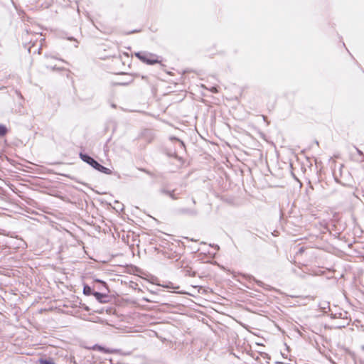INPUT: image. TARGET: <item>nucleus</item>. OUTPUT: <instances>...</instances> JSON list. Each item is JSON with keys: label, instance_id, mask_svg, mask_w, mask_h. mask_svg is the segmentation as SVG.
Returning a JSON list of instances; mask_svg holds the SVG:
<instances>
[{"label": "nucleus", "instance_id": "nucleus-1", "mask_svg": "<svg viewBox=\"0 0 364 364\" xmlns=\"http://www.w3.org/2000/svg\"><path fill=\"white\" fill-rule=\"evenodd\" d=\"M185 245L179 240L168 244L164 250L165 255L170 259H178L183 254Z\"/></svg>", "mask_w": 364, "mask_h": 364}, {"label": "nucleus", "instance_id": "nucleus-2", "mask_svg": "<svg viewBox=\"0 0 364 364\" xmlns=\"http://www.w3.org/2000/svg\"><path fill=\"white\" fill-rule=\"evenodd\" d=\"M134 55L141 62L148 65L161 64L162 58L156 54L148 52H136Z\"/></svg>", "mask_w": 364, "mask_h": 364}, {"label": "nucleus", "instance_id": "nucleus-3", "mask_svg": "<svg viewBox=\"0 0 364 364\" xmlns=\"http://www.w3.org/2000/svg\"><path fill=\"white\" fill-rule=\"evenodd\" d=\"M81 158L84 161L89 164L90 166H92L93 168H95L96 170H97L100 172L105 173H107V174L111 173V171L109 168L102 166L92 157H90L87 155H81Z\"/></svg>", "mask_w": 364, "mask_h": 364}, {"label": "nucleus", "instance_id": "nucleus-4", "mask_svg": "<svg viewBox=\"0 0 364 364\" xmlns=\"http://www.w3.org/2000/svg\"><path fill=\"white\" fill-rule=\"evenodd\" d=\"M58 63H55L53 65H48V68H50L53 70L61 71L65 70V68L63 65H66L68 63L62 59H57Z\"/></svg>", "mask_w": 364, "mask_h": 364}, {"label": "nucleus", "instance_id": "nucleus-5", "mask_svg": "<svg viewBox=\"0 0 364 364\" xmlns=\"http://www.w3.org/2000/svg\"><path fill=\"white\" fill-rule=\"evenodd\" d=\"M7 132V127L4 124H0V137L4 136Z\"/></svg>", "mask_w": 364, "mask_h": 364}, {"label": "nucleus", "instance_id": "nucleus-6", "mask_svg": "<svg viewBox=\"0 0 364 364\" xmlns=\"http://www.w3.org/2000/svg\"><path fill=\"white\" fill-rule=\"evenodd\" d=\"M93 348L95 350H100L101 352L106 353H109L111 352L109 350L105 349V348H103L102 346H95Z\"/></svg>", "mask_w": 364, "mask_h": 364}, {"label": "nucleus", "instance_id": "nucleus-7", "mask_svg": "<svg viewBox=\"0 0 364 364\" xmlns=\"http://www.w3.org/2000/svg\"><path fill=\"white\" fill-rule=\"evenodd\" d=\"M83 292L86 295H90L92 294V289L89 286H85L83 289Z\"/></svg>", "mask_w": 364, "mask_h": 364}, {"label": "nucleus", "instance_id": "nucleus-8", "mask_svg": "<svg viewBox=\"0 0 364 364\" xmlns=\"http://www.w3.org/2000/svg\"><path fill=\"white\" fill-rule=\"evenodd\" d=\"M40 363L41 364H55V363L52 360H43V359H41L40 360Z\"/></svg>", "mask_w": 364, "mask_h": 364}, {"label": "nucleus", "instance_id": "nucleus-9", "mask_svg": "<svg viewBox=\"0 0 364 364\" xmlns=\"http://www.w3.org/2000/svg\"><path fill=\"white\" fill-rule=\"evenodd\" d=\"M93 295L96 297L97 299L101 300L102 297H104V295L99 292H95L93 293Z\"/></svg>", "mask_w": 364, "mask_h": 364}, {"label": "nucleus", "instance_id": "nucleus-10", "mask_svg": "<svg viewBox=\"0 0 364 364\" xmlns=\"http://www.w3.org/2000/svg\"><path fill=\"white\" fill-rule=\"evenodd\" d=\"M29 32L28 30H26V33L23 36V38L25 39V41H28L27 36H28Z\"/></svg>", "mask_w": 364, "mask_h": 364}, {"label": "nucleus", "instance_id": "nucleus-11", "mask_svg": "<svg viewBox=\"0 0 364 364\" xmlns=\"http://www.w3.org/2000/svg\"><path fill=\"white\" fill-rule=\"evenodd\" d=\"M211 92L216 93V92H218V90H217V88H215V87H213V88L211 89Z\"/></svg>", "mask_w": 364, "mask_h": 364}, {"label": "nucleus", "instance_id": "nucleus-12", "mask_svg": "<svg viewBox=\"0 0 364 364\" xmlns=\"http://www.w3.org/2000/svg\"><path fill=\"white\" fill-rule=\"evenodd\" d=\"M21 242L25 244V242L23 240H21Z\"/></svg>", "mask_w": 364, "mask_h": 364}, {"label": "nucleus", "instance_id": "nucleus-13", "mask_svg": "<svg viewBox=\"0 0 364 364\" xmlns=\"http://www.w3.org/2000/svg\"><path fill=\"white\" fill-rule=\"evenodd\" d=\"M146 133H149V132H148V131H145V132L143 133V134H145Z\"/></svg>", "mask_w": 364, "mask_h": 364}, {"label": "nucleus", "instance_id": "nucleus-14", "mask_svg": "<svg viewBox=\"0 0 364 364\" xmlns=\"http://www.w3.org/2000/svg\"><path fill=\"white\" fill-rule=\"evenodd\" d=\"M361 349L364 351V345L361 347Z\"/></svg>", "mask_w": 364, "mask_h": 364}, {"label": "nucleus", "instance_id": "nucleus-15", "mask_svg": "<svg viewBox=\"0 0 364 364\" xmlns=\"http://www.w3.org/2000/svg\"><path fill=\"white\" fill-rule=\"evenodd\" d=\"M170 196H171L173 198H174V199L176 198H174V197H173V195L170 194Z\"/></svg>", "mask_w": 364, "mask_h": 364}]
</instances>
